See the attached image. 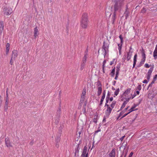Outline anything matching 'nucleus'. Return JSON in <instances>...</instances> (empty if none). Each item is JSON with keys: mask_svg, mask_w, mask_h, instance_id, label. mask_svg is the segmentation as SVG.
Returning <instances> with one entry per match:
<instances>
[{"mask_svg": "<svg viewBox=\"0 0 157 157\" xmlns=\"http://www.w3.org/2000/svg\"><path fill=\"white\" fill-rule=\"evenodd\" d=\"M124 0H115L113 6V12L111 18V22L113 24L116 21L117 15H119L121 13L125 4Z\"/></svg>", "mask_w": 157, "mask_h": 157, "instance_id": "1", "label": "nucleus"}, {"mask_svg": "<svg viewBox=\"0 0 157 157\" xmlns=\"http://www.w3.org/2000/svg\"><path fill=\"white\" fill-rule=\"evenodd\" d=\"M88 24L89 21L88 19L87 14L84 13L82 15L81 21V26L82 28L86 29L87 28Z\"/></svg>", "mask_w": 157, "mask_h": 157, "instance_id": "2", "label": "nucleus"}, {"mask_svg": "<svg viewBox=\"0 0 157 157\" xmlns=\"http://www.w3.org/2000/svg\"><path fill=\"white\" fill-rule=\"evenodd\" d=\"M3 13L5 15H9L12 13V10L9 7H6L3 9Z\"/></svg>", "mask_w": 157, "mask_h": 157, "instance_id": "3", "label": "nucleus"}, {"mask_svg": "<svg viewBox=\"0 0 157 157\" xmlns=\"http://www.w3.org/2000/svg\"><path fill=\"white\" fill-rule=\"evenodd\" d=\"M108 45L107 44H105L104 42V44L102 48V51L103 53V55L104 58L106 56L107 52H108Z\"/></svg>", "mask_w": 157, "mask_h": 157, "instance_id": "4", "label": "nucleus"}, {"mask_svg": "<svg viewBox=\"0 0 157 157\" xmlns=\"http://www.w3.org/2000/svg\"><path fill=\"white\" fill-rule=\"evenodd\" d=\"M88 57V56L84 55L82 59V60L81 65V67L80 68V70H82L84 68L85 66Z\"/></svg>", "mask_w": 157, "mask_h": 157, "instance_id": "5", "label": "nucleus"}, {"mask_svg": "<svg viewBox=\"0 0 157 157\" xmlns=\"http://www.w3.org/2000/svg\"><path fill=\"white\" fill-rule=\"evenodd\" d=\"M105 106H106L107 107V109L105 113V114L106 115L109 116L110 114L113 109L111 108L109 105L108 104H106V103H105Z\"/></svg>", "mask_w": 157, "mask_h": 157, "instance_id": "6", "label": "nucleus"}, {"mask_svg": "<svg viewBox=\"0 0 157 157\" xmlns=\"http://www.w3.org/2000/svg\"><path fill=\"white\" fill-rule=\"evenodd\" d=\"M80 147L79 144H78L76 146V147L75 149V157H78L79 156V152Z\"/></svg>", "mask_w": 157, "mask_h": 157, "instance_id": "7", "label": "nucleus"}, {"mask_svg": "<svg viewBox=\"0 0 157 157\" xmlns=\"http://www.w3.org/2000/svg\"><path fill=\"white\" fill-rule=\"evenodd\" d=\"M131 90V88H128L123 93V94L121 95V97H128V94L130 93Z\"/></svg>", "mask_w": 157, "mask_h": 157, "instance_id": "8", "label": "nucleus"}, {"mask_svg": "<svg viewBox=\"0 0 157 157\" xmlns=\"http://www.w3.org/2000/svg\"><path fill=\"white\" fill-rule=\"evenodd\" d=\"M18 55V52L17 50H14L12 52L11 56L12 60H15V58Z\"/></svg>", "mask_w": 157, "mask_h": 157, "instance_id": "9", "label": "nucleus"}, {"mask_svg": "<svg viewBox=\"0 0 157 157\" xmlns=\"http://www.w3.org/2000/svg\"><path fill=\"white\" fill-rule=\"evenodd\" d=\"M87 152V147L86 146H85L82 155L86 156V157H88Z\"/></svg>", "mask_w": 157, "mask_h": 157, "instance_id": "10", "label": "nucleus"}, {"mask_svg": "<svg viewBox=\"0 0 157 157\" xmlns=\"http://www.w3.org/2000/svg\"><path fill=\"white\" fill-rule=\"evenodd\" d=\"M109 157H115L116 155V149L113 148L109 154Z\"/></svg>", "mask_w": 157, "mask_h": 157, "instance_id": "11", "label": "nucleus"}, {"mask_svg": "<svg viewBox=\"0 0 157 157\" xmlns=\"http://www.w3.org/2000/svg\"><path fill=\"white\" fill-rule=\"evenodd\" d=\"M4 24L3 21L0 22V38L4 29Z\"/></svg>", "mask_w": 157, "mask_h": 157, "instance_id": "12", "label": "nucleus"}, {"mask_svg": "<svg viewBox=\"0 0 157 157\" xmlns=\"http://www.w3.org/2000/svg\"><path fill=\"white\" fill-rule=\"evenodd\" d=\"M5 141L6 145L7 147H12L9 138H6L5 139Z\"/></svg>", "mask_w": 157, "mask_h": 157, "instance_id": "13", "label": "nucleus"}, {"mask_svg": "<svg viewBox=\"0 0 157 157\" xmlns=\"http://www.w3.org/2000/svg\"><path fill=\"white\" fill-rule=\"evenodd\" d=\"M132 52L130 51V50H129V52H127L126 56V59L128 61L131 59L132 56Z\"/></svg>", "mask_w": 157, "mask_h": 157, "instance_id": "14", "label": "nucleus"}, {"mask_svg": "<svg viewBox=\"0 0 157 157\" xmlns=\"http://www.w3.org/2000/svg\"><path fill=\"white\" fill-rule=\"evenodd\" d=\"M128 6L127 5H126V10L125 12L124 13V14L125 17V18L127 19L129 16V11H128Z\"/></svg>", "mask_w": 157, "mask_h": 157, "instance_id": "15", "label": "nucleus"}, {"mask_svg": "<svg viewBox=\"0 0 157 157\" xmlns=\"http://www.w3.org/2000/svg\"><path fill=\"white\" fill-rule=\"evenodd\" d=\"M137 54H136L134 56V59H133V66L132 68H134L135 65H136V62L137 61Z\"/></svg>", "mask_w": 157, "mask_h": 157, "instance_id": "16", "label": "nucleus"}, {"mask_svg": "<svg viewBox=\"0 0 157 157\" xmlns=\"http://www.w3.org/2000/svg\"><path fill=\"white\" fill-rule=\"evenodd\" d=\"M153 56L155 59H157V45H156L153 52Z\"/></svg>", "mask_w": 157, "mask_h": 157, "instance_id": "17", "label": "nucleus"}, {"mask_svg": "<svg viewBox=\"0 0 157 157\" xmlns=\"http://www.w3.org/2000/svg\"><path fill=\"white\" fill-rule=\"evenodd\" d=\"M61 105H60L58 107V109L57 110V112L56 113H57V116L58 117H59L60 116V115L61 114Z\"/></svg>", "mask_w": 157, "mask_h": 157, "instance_id": "18", "label": "nucleus"}, {"mask_svg": "<svg viewBox=\"0 0 157 157\" xmlns=\"http://www.w3.org/2000/svg\"><path fill=\"white\" fill-rule=\"evenodd\" d=\"M85 97L81 96L80 101H79V105H82L85 101Z\"/></svg>", "mask_w": 157, "mask_h": 157, "instance_id": "19", "label": "nucleus"}, {"mask_svg": "<svg viewBox=\"0 0 157 157\" xmlns=\"http://www.w3.org/2000/svg\"><path fill=\"white\" fill-rule=\"evenodd\" d=\"M10 44L9 43H7L6 45V53L7 55L8 54L10 50Z\"/></svg>", "mask_w": 157, "mask_h": 157, "instance_id": "20", "label": "nucleus"}, {"mask_svg": "<svg viewBox=\"0 0 157 157\" xmlns=\"http://www.w3.org/2000/svg\"><path fill=\"white\" fill-rule=\"evenodd\" d=\"M102 88H98L97 90V95L98 96H99L102 92Z\"/></svg>", "mask_w": 157, "mask_h": 157, "instance_id": "21", "label": "nucleus"}, {"mask_svg": "<svg viewBox=\"0 0 157 157\" xmlns=\"http://www.w3.org/2000/svg\"><path fill=\"white\" fill-rule=\"evenodd\" d=\"M145 59H142L141 61L140 62L139 65L138 66V67H141L144 63L145 61Z\"/></svg>", "mask_w": 157, "mask_h": 157, "instance_id": "22", "label": "nucleus"}, {"mask_svg": "<svg viewBox=\"0 0 157 157\" xmlns=\"http://www.w3.org/2000/svg\"><path fill=\"white\" fill-rule=\"evenodd\" d=\"M153 69L154 67L153 66L151 67H150V68L149 69L147 74L151 75V73L153 70Z\"/></svg>", "mask_w": 157, "mask_h": 157, "instance_id": "23", "label": "nucleus"}, {"mask_svg": "<svg viewBox=\"0 0 157 157\" xmlns=\"http://www.w3.org/2000/svg\"><path fill=\"white\" fill-rule=\"evenodd\" d=\"M124 99H125L126 100V101H127V102H128V101H129V100L130 99H131V98L130 97H123V98H122V99H121V101H123V100Z\"/></svg>", "mask_w": 157, "mask_h": 157, "instance_id": "24", "label": "nucleus"}, {"mask_svg": "<svg viewBox=\"0 0 157 157\" xmlns=\"http://www.w3.org/2000/svg\"><path fill=\"white\" fill-rule=\"evenodd\" d=\"M115 67H114V68L112 69L111 73L110 74V75H111V77H113L114 76L115 72Z\"/></svg>", "mask_w": 157, "mask_h": 157, "instance_id": "25", "label": "nucleus"}, {"mask_svg": "<svg viewBox=\"0 0 157 157\" xmlns=\"http://www.w3.org/2000/svg\"><path fill=\"white\" fill-rule=\"evenodd\" d=\"M120 92V89L119 88L117 89L115 91L114 95L115 96H114V97H115V96H117L119 94V92Z\"/></svg>", "mask_w": 157, "mask_h": 157, "instance_id": "26", "label": "nucleus"}, {"mask_svg": "<svg viewBox=\"0 0 157 157\" xmlns=\"http://www.w3.org/2000/svg\"><path fill=\"white\" fill-rule=\"evenodd\" d=\"M86 90L85 88H84L82 90V93L81 96L86 97Z\"/></svg>", "mask_w": 157, "mask_h": 157, "instance_id": "27", "label": "nucleus"}, {"mask_svg": "<svg viewBox=\"0 0 157 157\" xmlns=\"http://www.w3.org/2000/svg\"><path fill=\"white\" fill-rule=\"evenodd\" d=\"M142 56V59H146V55L145 53V51L144 49H142L141 51Z\"/></svg>", "mask_w": 157, "mask_h": 157, "instance_id": "28", "label": "nucleus"}, {"mask_svg": "<svg viewBox=\"0 0 157 157\" xmlns=\"http://www.w3.org/2000/svg\"><path fill=\"white\" fill-rule=\"evenodd\" d=\"M116 103V102L115 101H114L112 102V103L110 105V106L112 109H113L114 108Z\"/></svg>", "mask_w": 157, "mask_h": 157, "instance_id": "29", "label": "nucleus"}, {"mask_svg": "<svg viewBox=\"0 0 157 157\" xmlns=\"http://www.w3.org/2000/svg\"><path fill=\"white\" fill-rule=\"evenodd\" d=\"M97 85L98 86V88H102V85L101 82L100 81H98L97 82Z\"/></svg>", "mask_w": 157, "mask_h": 157, "instance_id": "30", "label": "nucleus"}, {"mask_svg": "<svg viewBox=\"0 0 157 157\" xmlns=\"http://www.w3.org/2000/svg\"><path fill=\"white\" fill-rule=\"evenodd\" d=\"M127 101H124V102L123 103L121 106V108H120V110H121L122 109L124 108L126 104H127Z\"/></svg>", "mask_w": 157, "mask_h": 157, "instance_id": "31", "label": "nucleus"}, {"mask_svg": "<svg viewBox=\"0 0 157 157\" xmlns=\"http://www.w3.org/2000/svg\"><path fill=\"white\" fill-rule=\"evenodd\" d=\"M88 51L89 48L88 47V46L86 48V49L85 51L84 55L88 56Z\"/></svg>", "mask_w": 157, "mask_h": 157, "instance_id": "32", "label": "nucleus"}, {"mask_svg": "<svg viewBox=\"0 0 157 157\" xmlns=\"http://www.w3.org/2000/svg\"><path fill=\"white\" fill-rule=\"evenodd\" d=\"M111 15V13L110 12H105V15L106 17H109Z\"/></svg>", "mask_w": 157, "mask_h": 157, "instance_id": "33", "label": "nucleus"}, {"mask_svg": "<svg viewBox=\"0 0 157 157\" xmlns=\"http://www.w3.org/2000/svg\"><path fill=\"white\" fill-rule=\"evenodd\" d=\"M136 107V106H134L133 107H132L129 110V112H128V113H130L132 112L134 110V108Z\"/></svg>", "mask_w": 157, "mask_h": 157, "instance_id": "34", "label": "nucleus"}, {"mask_svg": "<svg viewBox=\"0 0 157 157\" xmlns=\"http://www.w3.org/2000/svg\"><path fill=\"white\" fill-rule=\"evenodd\" d=\"M119 38H120L121 40V44H123V38L122 37V36L121 35H120L119 36Z\"/></svg>", "mask_w": 157, "mask_h": 157, "instance_id": "35", "label": "nucleus"}, {"mask_svg": "<svg viewBox=\"0 0 157 157\" xmlns=\"http://www.w3.org/2000/svg\"><path fill=\"white\" fill-rule=\"evenodd\" d=\"M146 11V9L144 7H143L142 9L141 12L142 13H144Z\"/></svg>", "mask_w": 157, "mask_h": 157, "instance_id": "36", "label": "nucleus"}, {"mask_svg": "<svg viewBox=\"0 0 157 157\" xmlns=\"http://www.w3.org/2000/svg\"><path fill=\"white\" fill-rule=\"evenodd\" d=\"M34 34H37L38 33V30L37 27H36L34 29Z\"/></svg>", "mask_w": 157, "mask_h": 157, "instance_id": "37", "label": "nucleus"}, {"mask_svg": "<svg viewBox=\"0 0 157 157\" xmlns=\"http://www.w3.org/2000/svg\"><path fill=\"white\" fill-rule=\"evenodd\" d=\"M9 99H5V105L8 106V105L9 104Z\"/></svg>", "mask_w": 157, "mask_h": 157, "instance_id": "38", "label": "nucleus"}, {"mask_svg": "<svg viewBox=\"0 0 157 157\" xmlns=\"http://www.w3.org/2000/svg\"><path fill=\"white\" fill-rule=\"evenodd\" d=\"M106 60H104L103 61V65H102V68H103V69L104 68H105V64L106 63Z\"/></svg>", "mask_w": 157, "mask_h": 157, "instance_id": "39", "label": "nucleus"}, {"mask_svg": "<svg viewBox=\"0 0 157 157\" xmlns=\"http://www.w3.org/2000/svg\"><path fill=\"white\" fill-rule=\"evenodd\" d=\"M124 113V112L123 111H122L120 112V114L118 116V117L117 118V120H118L119 118L122 115V114Z\"/></svg>", "mask_w": 157, "mask_h": 157, "instance_id": "40", "label": "nucleus"}, {"mask_svg": "<svg viewBox=\"0 0 157 157\" xmlns=\"http://www.w3.org/2000/svg\"><path fill=\"white\" fill-rule=\"evenodd\" d=\"M151 75L148 74H147V75H146V78H147V79L148 80H149L150 79V76H151Z\"/></svg>", "mask_w": 157, "mask_h": 157, "instance_id": "41", "label": "nucleus"}, {"mask_svg": "<svg viewBox=\"0 0 157 157\" xmlns=\"http://www.w3.org/2000/svg\"><path fill=\"white\" fill-rule=\"evenodd\" d=\"M131 95H132V96L130 97L131 99H133L136 96V94L135 92H134L133 95H132V94Z\"/></svg>", "mask_w": 157, "mask_h": 157, "instance_id": "42", "label": "nucleus"}, {"mask_svg": "<svg viewBox=\"0 0 157 157\" xmlns=\"http://www.w3.org/2000/svg\"><path fill=\"white\" fill-rule=\"evenodd\" d=\"M110 92H109V91H108L107 93V96H106V98H109V97H110Z\"/></svg>", "mask_w": 157, "mask_h": 157, "instance_id": "43", "label": "nucleus"}, {"mask_svg": "<svg viewBox=\"0 0 157 157\" xmlns=\"http://www.w3.org/2000/svg\"><path fill=\"white\" fill-rule=\"evenodd\" d=\"M8 109V106L5 105L4 110L5 111H7Z\"/></svg>", "mask_w": 157, "mask_h": 157, "instance_id": "44", "label": "nucleus"}, {"mask_svg": "<svg viewBox=\"0 0 157 157\" xmlns=\"http://www.w3.org/2000/svg\"><path fill=\"white\" fill-rule=\"evenodd\" d=\"M137 89L139 90H140L141 89V85H139L137 87Z\"/></svg>", "mask_w": 157, "mask_h": 157, "instance_id": "45", "label": "nucleus"}, {"mask_svg": "<svg viewBox=\"0 0 157 157\" xmlns=\"http://www.w3.org/2000/svg\"><path fill=\"white\" fill-rule=\"evenodd\" d=\"M115 60V59H113V60H112V61H111L110 62V65H112L114 63V62Z\"/></svg>", "mask_w": 157, "mask_h": 157, "instance_id": "46", "label": "nucleus"}, {"mask_svg": "<svg viewBox=\"0 0 157 157\" xmlns=\"http://www.w3.org/2000/svg\"><path fill=\"white\" fill-rule=\"evenodd\" d=\"M129 113H128H128H125V114H124L121 118V119H122L123 118H124V117H125V116H126L128 114H129Z\"/></svg>", "mask_w": 157, "mask_h": 157, "instance_id": "47", "label": "nucleus"}, {"mask_svg": "<svg viewBox=\"0 0 157 157\" xmlns=\"http://www.w3.org/2000/svg\"><path fill=\"white\" fill-rule=\"evenodd\" d=\"M93 122H94L95 123H97V120L96 118H94L93 120Z\"/></svg>", "mask_w": 157, "mask_h": 157, "instance_id": "48", "label": "nucleus"}, {"mask_svg": "<svg viewBox=\"0 0 157 157\" xmlns=\"http://www.w3.org/2000/svg\"><path fill=\"white\" fill-rule=\"evenodd\" d=\"M157 79V74L155 75L153 79L154 80H155Z\"/></svg>", "mask_w": 157, "mask_h": 157, "instance_id": "49", "label": "nucleus"}, {"mask_svg": "<svg viewBox=\"0 0 157 157\" xmlns=\"http://www.w3.org/2000/svg\"><path fill=\"white\" fill-rule=\"evenodd\" d=\"M103 101H104V100L101 99L100 101V104H99L100 105H101L102 104L103 102Z\"/></svg>", "mask_w": 157, "mask_h": 157, "instance_id": "50", "label": "nucleus"}, {"mask_svg": "<svg viewBox=\"0 0 157 157\" xmlns=\"http://www.w3.org/2000/svg\"><path fill=\"white\" fill-rule=\"evenodd\" d=\"M12 60V58H11V60H10V64L11 65H12L13 64V60Z\"/></svg>", "mask_w": 157, "mask_h": 157, "instance_id": "51", "label": "nucleus"}, {"mask_svg": "<svg viewBox=\"0 0 157 157\" xmlns=\"http://www.w3.org/2000/svg\"><path fill=\"white\" fill-rule=\"evenodd\" d=\"M144 66L146 68H149L150 67V66H149V64L148 63L145 64Z\"/></svg>", "mask_w": 157, "mask_h": 157, "instance_id": "52", "label": "nucleus"}, {"mask_svg": "<svg viewBox=\"0 0 157 157\" xmlns=\"http://www.w3.org/2000/svg\"><path fill=\"white\" fill-rule=\"evenodd\" d=\"M148 82L146 79H145L143 81V82L144 83H147Z\"/></svg>", "mask_w": 157, "mask_h": 157, "instance_id": "53", "label": "nucleus"}, {"mask_svg": "<svg viewBox=\"0 0 157 157\" xmlns=\"http://www.w3.org/2000/svg\"><path fill=\"white\" fill-rule=\"evenodd\" d=\"M122 44H121V46H119V47H118V49L119 51H120V50H121V47H122Z\"/></svg>", "mask_w": 157, "mask_h": 157, "instance_id": "54", "label": "nucleus"}, {"mask_svg": "<svg viewBox=\"0 0 157 157\" xmlns=\"http://www.w3.org/2000/svg\"><path fill=\"white\" fill-rule=\"evenodd\" d=\"M6 99H9V97H8V94L7 93V91H6Z\"/></svg>", "mask_w": 157, "mask_h": 157, "instance_id": "55", "label": "nucleus"}, {"mask_svg": "<svg viewBox=\"0 0 157 157\" xmlns=\"http://www.w3.org/2000/svg\"><path fill=\"white\" fill-rule=\"evenodd\" d=\"M133 152H131L128 156V157H132L133 154Z\"/></svg>", "mask_w": 157, "mask_h": 157, "instance_id": "56", "label": "nucleus"}, {"mask_svg": "<svg viewBox=\"0 0 157 157\" xmlns=\"http://www.w3.org/2000/svg\"><path fill=\"white\" fill-rule=\"evenodd\" d=\"M125 136H122L120 138V140H121V141H122L124 139Z\"/></svg>", "mask_w": 157, "mask_h": 157, "instance_id": "57", "label": "nucleus"}, {"mask_svg": "<svg viewBox=\"0 0 157 157\" xmlns=\"http://www.w3.org/2000/svg\"><path fill=\"white\" fill-rule=\"evenodd\" d=\"M59 119L58 118L57 119H56V121L55 122L56 123V124H57L58 123H59Z\"/></svg>", "mask_w": 157, "mask_h": 157, "instance_id": "58", "label": "nucleus"}, {"mask_svg": "<svg viewBox=\"0 0 157 157\" xmlns=\"http://www.w3.org/2000/svg\"><path fill=\"white\" fill-rule=\"evenodd\" d=\"M109 100V98H106V104H107V103H108Z\"/></svg>", "mask_w": 157, "mask_h": 157, "instance_id": "59", "label": "nucleus"}, {"mask_svg": "<svg viewBox=\"0 0 157 157\" xmlns=\"http://www.w3.org/2000/svg\"><path fill=\"white\" fill-rule=\"evenodd\" d=\"M105 95L102 94V96L101 97V99H102L103 100H104V98H105Z\"/></svg>", "mask_w": 157, "mask_h": 157, "instance_id": "60", "label": "nucleus"}, {"mask_svg": "<svg viewBox=\"0 0 157 157\" xmlns=\"http://www.w3.org/2000/svg\"><path fill=\"white\" fill-rule=\"evenodd\" d=\"M120 70V68H116V72H119Z\"/></svg>", "mask_w": 157, "mask_h": 157, "instance_id": "61", "label": "nucleus"}, {"mask_svg": "<svg viewBox=\"0 0 157 157\" xmlns=\"http://www.w3.org/2000/svg\"><path fill=\"white\" fill-rule=\"evenodd\" d=\"M109 99L110 101H112L113 100V97H111L110 98H109Z\"/></svg>", "mask_w": 157, "mask_h": 157, "instance_id": "62", "label": "nucleus"}, {"mask_svg": "<svg viewBox=\"0 0 157 157\" xmlns=\"http://www.w3.org/2000/svg\"><path fill=\"white\" fill-rule=\"evenodd\" d=\"M116 83V81H114L113 82V85L115 86V84Z\"/></svg>", "mask_w": 157, "mask_h": 157, "instance_id": "63", "label": "nucleus"}, {"mask_svg": "<svg viewBox=\"0 0 157 157\" xmlns=\"http://www.w3.org/2000/svg\"><path fill=\"white\" fill-rule=\"evenodd\" d=\"M139 93H140V92H139V90H137V91H136V95L137 94V95H138L139 94Z\"/></svg>", "mask_w": 157, "mask_h": 157, "instance_id": "64", "label": "nucleus"}]
</instances>
